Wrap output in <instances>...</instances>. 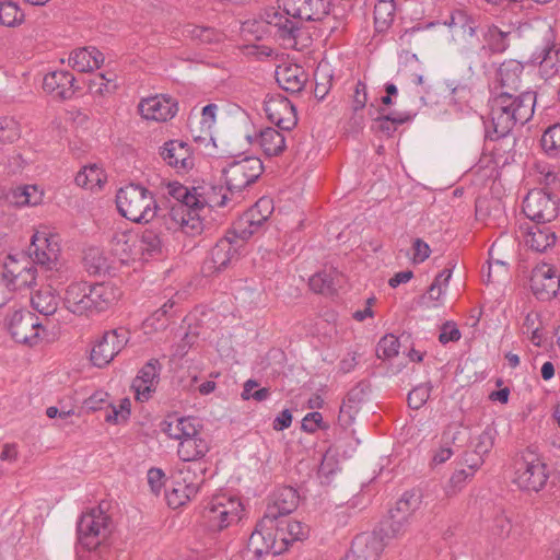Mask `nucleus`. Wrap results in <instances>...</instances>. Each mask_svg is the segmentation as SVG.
<instances>
[{
    "label": "nucleus",
    "mask_w": 560,
    "mask_h": 560,
    "mask_svg": "<svg viewBox=\"0 0 560 560\" xmlns=\"http://www.w3.org/2000/svg\"><path fill=\"white\" fill-rule=\"evenodd\" d=\"M279 540L288 547L292 541L302 540L308 535V527L301 522L281 517L276 521Z\"/></svg>",
    "instance_id": "473e14b6"
},
{
    "label": "nucleus",
    "mask_w": 560,
    "mask_h": 560,
    "mask_svg": "<svg viewBox=\"0 0 560 560\" xmlns=\"http://www.w3.org/2000/svg\"><path fill=\"white\" fill-rule=\"evenodd\" d=\"M432 386L430 384H424L415 387L407 397L408 406L412 409L421 408L430 397Z\"/></svg>",
    "instance_id": "13d9d810"
},
{
    "label": "nucleus",
    "mask_w": 560,
    "mask_h": 560,
    "mask_svg": "<svg viewBox=\"0 0 560 560\" xmlns=\"http://www.w3.org/2000/svg\"><path fill=\"white\" fill-rule=\"evenodd\" d=\"M335 271H320L310 278V288L320 294H334L336 291L335 287Z\"/></svg>",
    "instance_id": "c03bdc74"
},
{
    "label": "nucleus",
    "mask_w": 560,
    "mask_h": 560,
    "mask_svg": "<svg viewBox=\"0 0 560 560\" xmlns=\"http://www.w3.org/2000/svg\"><path fill=\"white\" fill-rule=\"evenodd\" d=\"M460 336V331L456 327V325L454 323L447 322L442 326V331L439 336V340L441 343L445 345L450 341L459 340Z\"/></svg>",
    "instance_id": "774afa93"
},
{
    "label": "nucleus",
    "mask_w": 560,
    "mask_h": 560,
    "mask_svg": "<svg viewBox=\"0 0 560 560\" xmlns=\"http://www.w3.org/2000/svg\"><path fill=\"white\" fill-rule=\"evenodd\" d=\"M160 155L164 162L178 172H186L194 165L189 147L186 142L170 140L161 148Z\"/></svg>",
    "instance_id": "aec40b11"
},
{
    "label": "nucleus",
    "mask_w": 560,
    "mask_h": 560,
    "mask_svg": "<svg viewBox=\"0 0 560 560\" xmlns=\"http://www.w3.org/2000/svg\"><path fill=\"white\" fill-rule=\"evenodd\" d=\"M560 199L546 188L528 191L523 200V212L535 223H549L559 214Z\"/></svg>",
    "instance_id": "0eeeda50"
},
{
    "label": "nucleus",
    "mask_w": 560,
    "mask_h": 560,
    "mask_svg": "<svg viewBox=\"0 0 560 560\" xmlns=\"http://www.w3.org/2000/svg\"><path fill=\"white\" fill-rule=\"evenodd\" d=\"M272 212V202L269 198H260L255 206L246 213L247 222L250 225H261Z\"/></svg>",
    "instance_id": "de8ad7c7"
},
{
    "label": "nucleus",
    "mask_w": 560,
    "mask_h": 560,
    "mask_svg": "<svg viewBox=\"0 0 560 560\" xmlns=\"http://www.w3.org/2000/svg\"><path fill=\"white\" fill-rule=\"evenodd\" d=\"M276 80L282 90L299 93L307 82V74L299 65H281L276 70Z\"/></svg>",
    "instance_id": "393cba45"
},
{
    "label": "nucleus",
    "mask_w": 560,
    "mask_h": 560,
    "mask_svg": "<svg viewBox=\"0 0 560 560\" xmlns=\"http://www.w3.org/2000/svg\"><path fill=\"white\" fill-rule=\"evenodd\" d=\"M24 21V13L20 10L19 5L13 1L0 2V23L2 25L14 27L22 24Z\"/></svg>",
    "instance_id": "49530a36"
},
{
    "label": "nucleus",
    "mask_w": 560,
    "mask_h": 560,
    "mask_svg": "<svg viewBox=\"0 0 560 560\" xmlns=\"http://www.w3.org/2000/svg\"><path fill=\"white\" fill-rule=\"evenodd\" d=\"M540 144L542 150L556 156L560 152V124L550 126L541 136Z\"/></svg>",
    "instance_id": "864d4df0"
},
{
    "label": "nucleus",
    "mask_w": 560,
    "mask_h": 560,
    "mask_svg": "<svg viewBox=\"0 0 560 560\" xmlns=\"http://www.w3.org/2000/svg\"><path fill=\"white\" fill-rule=\"evenodd\" d=\"M184 35L191 38L199 44H212L222 40L223 34L212 27L198 26V25H186L184 28Z\"/></svg>",
    "instance_id": "79ce46f5"
},
{
    "label": "nucleus",
    "mask_w": 560,
    "mask_h": 560,
    "mask_svg": "<svg viewBox=\"0 0 560 560\" xmlns=\"http://www.w3.org/2000/svg\"><path fill=\"white\" fill-rule=\"evenodd\" d=\"M323 422V416L318 411H313L307 413L303 420L301 428L303 431L307 433H314L318 428H320Z\"/></svg>",
    "instance_id": "e2e57ef3"
},
{
    "label": "nucleus",
    "mask_w": 560,
    "mask_h": 560,
    "mask_svg": "<svg viewBox=\"0 0 560 560\" xmlns=\"http://www.w3.org/2000/svg\"><path fill=\"white\" fill-rule=\"evenodd\" d=\"M534 60L538 61L542 72L546 75H552L557 72L553 70L556 62L559 60V50L553 46H545L539 52L534 55Z\"/></svg>",
    "instance_id": "3c124183"
},
{
    "label": "nucleus",
    "mask_w": 560,
    "mask_h": 560,
    "mask_svg": "<svg viewBox=\"0 0 560 560\" xmlns=\"http://www.w3.org/2000/svg\"><path fill=\"white\" fill-rule=\"evenodd\" d=\"M162 365L158 359L149 360L138 375L133 378L131 388L135 390L136 398L140 401H147L155 392L160 378Z\"/></svg>",
    "instance_id": "2eb2a0df"
},
{
    "label": "nucleus",
    "mask_w": 560,
    "mask_h": 560,
    "mask_svg": "<svg viewBox=\"0 0 560 560\" xmlns=\"http://www.w3.org/2000/svg\"><path fill=\"white\" fill-rule=\"evenodd\" d=\"M265 113L270 122L281 130L289 131L298 122L295 108L292 103L282 96L270 97L265 102Z\"/></svg>",
    "instance_id": "4468645a"
},
{
    "label": "nucleus",
    "mask_w": 560,
    "mask_h": 560,
    "mask_svg": "<svg viewBox=\"0 0 560 560\" xmlns=\"http://www.w3.org/2000/svg\"><path fill=\"white\" fill-rule=\"evenodd\" d=\"M104 62V55L95 47L75 49L69 57V65L79 72H91Z\"/></svg>",
    "instance_id": "cd10ccee"
},
{
    "label": "nucleus",
    "mask_w": 560,
    "mask_h": 560,
    "mask_svg": "<svg viewBox=\"0 0 560 560\" xmlns=\"http://www.w3.org/2000/svg\"><path fill=\"white\" fill-rule=\"evenodd\" d=\"M530 288L537 299L548 301L559 291L560 278L550 267L538 268L534 270L530 278Z\"/></svg>",
    "instance_id": "a211bd4d"
},
{
    "label": "nucleus",
    "mask_w": 560,
    "mask_h": 560,
    "mask_svg": "<svg viewBox=\"0 0 560 560\" xmlns=\"http://www.w3.org/2000/svg\"><path fill=\"white\" fill-rule=\"evenodd\" d=\"M495 430L487 427L477 438L474 450L483 457L491 451L494 444Z\"/></svg>",
    "instance_id": "bf43d9fd"
},
{
    "label": "nucleus",
    "mask_w": 560,
    "mask_h": 560,
    "mask_svg": "<svg viewBox=\"0 0 560 560\" xmlns=\"http://www.w3.org/2000/svg\"><path fill=\"white\" fill-rule=\"evenodd\" d=\"M201 425L191 417L175 418L164 422L163 431L171 438L182 441L185 438L199 434Z\"/></svg>",
    "instance_id": "7c9ffc66"
},
{
    "label": "nucleus",
    "mask_w": 560,
    "mask_h": 560,
    "mask_svg": "<svg viewBox=\"0 0 560 560\" xmlns=\"http://www.w3.org/2000/svg\"><path fill=\"white\" fill-rule=\"evenodd\" d=\"M88 291L89 315L106 311L120 296L119 289L110 283H90Z\"/></svg>",
    "instance_id": "6ab92c4d"
},
{
    "label": "nucleus",
    "mask_w": 560,
    "mask_h": 560,
    "mask_svg": "<svg viewBox=\"0 0 560 560\" xmlns=\"http://www.w3.org/2000/svg\"><path fill=\"white\" fill-rule=\"evenodd\" d=\"M395 4L394 2L378 1L374 7V21L380 30L389 26L394 20Z\"/></svg>",
    "instance_id": "5fc2aeb1"
},
{
    "label": "nucleus",
    "mask_w": 560,
    "mask_h": 560,
    "mask_svg": "<svg viewBox=\"0 0 560 560\" xmlns=\"http://www.w3.org/2000/svg\"><path fill=\"white\" fill-rule=\"evenodd\" d=\"M12 338L20 343L33 345L38 340L42 324L30 311H15L8 323Z\"/></svg>",
    "instance_id": "ddd939ff"
},
{
    "label": "nucleus",
    "mask_w": 560,
    "mask_h": 560,
    "mask_svg": "<svg viewBox=\"0 0 560 560\" xmlns=\"http://www.w3.org/2000/svg\"><path fill=\"white\" fill-rule=\"evenodd\" d=\"M75 78L63 70L49 72L44 77L43 89L60 100H68L74 94Z\"/></svg>",
    "instance_id": "a878e982"
},
{
    "label": "nucleus",
    "mask_w": 560,
    "mask_h": 560,
    "mask_svg": "<svg viewBox=\"0 0 560 560\" xmlns=\"http://www.w3.org/2000/svg\"><path fill=\"white\" fill-rule=\"evenodd\" d=\"M1 271L13 293L16 290L32 287L36 280V269L34 267H23L12 257H8V261L2 266Z\"/></svg>",
    "instance_id": "4be33fe9"
},
{
    "label": "nucleus",
    "mask_w": 560,
    "mask_h": 560,
    "mask_svg": "<svg viewBox=\"0 0 560 560\" xmlns=\"http://www.w3.org/2000/svg\"><path fill=\"white\" fill-rule=\"evenodd\" d=\"M174 306V302L168 300L159 310L152 313L144 322L143 328L148 332L149 330H159L164 328L168 322V312Z\"/></svg>",
    "instance_id": "8fccbe9b"
},
{
    "label": "nucleus",
    "mask_w": 560,
    "mask_h": 560,
    "mask_svg": "<svg viewBox=\"0 0 560 560\" xmlns=\"http://www.w3.org/2000/svg\"><path fill=\"white\" fill-rule=\"evenodd\" d=\"M28 256L34 264L45 270L58 269L60 245L55 235L36 231L31 238Z\"/></svg>",
    "instance_id": "9d476101"
},
{
    "label": "nucleus",
    "mask_w": 560,
    "mask_h": 560,
    "mask_svg": "<svg viewBox=\"0 0 560 560\" xmlns=\"http://www.w3.org/2000/svg\"><path fill=\"white\" fill-rule=\"evenodd\" d=\"M231 258V244L226 241L220 242L211 249L210 258L206 262V269L208 271L220 272L229 266Z\"/></svg>",
    "instance_id": "e433bc0d"
},
{
    "label": "nucleus",
    "mask_w": 560,
    "mask_h": 560,
    "mask_svg": "<svg viewBox=\"0 0 560 560\" xmlns=\"http://www.w3.org/2000/svg\"><path fill=\"white\" fill-rule=\"evenodd\" d=\"M510 32H504L495 25L488 27L485 33V40L493 52H502L509 47Z\"/></svg>",
    "instance_id": "09e8293b"
},
{
    "label": "nucleus",
    "mask_w": 560,
    "mask_h": 560,
    "mask_svg": "<svg viewBox=\"0 0 560 560\" xmlns=\"http://www.w3.org/2000/svg\"><path fill=\"white\" fill-rule=\"evenodd\" d=\"M43 200V191L36 185H24L12 191V202L16 206H36Z\"/></svg>",
    "instance_id": "ea45409f"
},
{
    "label": "nucleus",
    "mask_w": 560,
    "mask_h": 560,
    "mask_svg": "<svg viewBox=\"0 0 560 560\" xmlns=\"http://www.w3.org/2000/svg\"><path fill=\"white\" fill-rule=\"evenodd\" d=\"M540 224L541 223H536L527 229L525 233V243L530 249L538 253H545L555 245L557 236L551 226H540Z\"/></svg>",
    "instance_id": "c85d7f7f"
},
{
    "label": "nucleus",
    "mask_w": 560,
    "mask_h": 560,
    "mask_svg": "<svg viewBox=\"0 0 560 560\" xmlns=\"http://www.w3.org/2000/svg\"><path fill=\"white\" fill-rule=\"evenodd\" d=\"M166 230H182L185 234L195 236L203 231V219L198 217L195 208L185 205H173L168 212L162 217Z\"/></svg>",
    "instance_id": "9b49d317"
},
{
    "label": "nucleus",
    "mask_w": 560,
    "mask_h": 560,
    "mask_svg": "<svg viewBox=\"0 0 560 560\" xmlns=\"http://www.w3.org/2000/svg\"><path fill=\"white\" fill-rule=\"evenodd\" d=\"M272 516L273 514H265L252 533L245 550L249 560H259L262 555L271 553L272 542L264 541V529H273Z\"/></svg>",
    "instance_id": "5701e85b"
},
{
    "label": "nucleus",
    "mask_w": 560,
    "mask_h": 560,
    "mask_svg": "<svg viewBox=\"0 0 560 560\" xmlns=\"http://www.w3.org/2000/svg\"><path fill=\"white\" fill-rule=\"evenodd\" d=\"M412 248H413L412 261L415 264L423 262L425 259H428L430 257V254H431L430 246L421 238H416L413 241Z\"/></svg>",
    "instance_id": "0e129e2a"
},
{
    "label": "nucleus",
    "mask_w": 560,
    "mask_h": 560,
    "mask_svg": "<svg viewBox=\"0 0 560 560\" xmlns=\"http://www.w3.org/2000/svg\"><path fill=\"white\" fill-rule=\"evenodd\" d=\"M470 440L468 428L460 423H452L447 425L442 434V441L445 445L458 451L465 447Z\"/></svg>",
    "instance_id": "4c0bfd02"
},
{
    "label": "nucleus",
    "mask_w": 560,
    "mask_h": 560,
    "mask_svg": "<svg viewBox=\"0 0 560 560\" xmlns=\"http://www.w3.org/2000/svg\"><path fill=\"white\" fill-rule=\"evenodd\" d=\"M139 248L145 258L161 256L165 249L164 234L154 228L145 229L140 235Z\"/></svg>",
    "instance_id": "2f4dec72"
},
{
    "label": "nucleus",
    "mask_w": 560,
    "mask_h": 560,
    "mask_svg": "<svg viewBox=\"0 0 560 560\" xmlns=\"http://www.w3.org/2000/svg\"><path fill=\"white\" fill-rule=\"evenodd\" d=\"M209 452V444L199 434L179 441L177 454L185 463L191 465L196 472L203 475L206 467L199 462Z\"/></svg>",
    "instance_id": "f3484780"
},
{
    "label": "nucleus",
    "mask_w": 560,
    "mask_h": 560,
    "mask_svg": "<svg viewBox=\"0 0 560 560\" xmlns=\"http://www.w3.org/2000/svg\"><path fill=\"white\" fill-rule=\"evenodd\" d=\"M119 213L137 223H149L156 217L158 206L153 194L143 186L129 184L116 195Z\"/></svg>",
    "instance_id": "7ed1b4c3"
},
{
    "label": "nucleus",
    "mask_w": 560,
    "mask_h": 560,
    "mask_svg": "<svg viewBox=\"0 0 560 560\" xmlns=\"http://www.w3.org/2000/svg\"><path fill=\"white\" fill-rule=\"evenodd\" d=\"M31 304L40 315L50 316L58 310L59 298L50 287H46L32 295Z\"/></svg>",
    "instance_id": "c9c22d12"
},
{
    "label": "nucleus",
    "mask_w": 560,
    "mask_h": 560,
    "mask_svg": "<svg viewBox=\"0 0 560 560\" xmlns=\"http://www.w3.org/2000/svg\"><path fill=\"white\" fill-rule=\"evenodd\" d=\"M201 189L202 187L188 188L178 182L167 184V194L177 201L176 205H185L188 208L196 207L195 198L197 197V190Z\"/></svg>",
    "instance_id": "a19ab883"
},
{
    "label": "nucleus",
    "mask_w": 560,
    "mask_h": 560,
    "mask_svg": "<svg viewBox=\"0 0 560 560\" xmlns=\"http://www.w3.org/2000/svg\"><path fill=\"white\" fill-rule=\"evenodd\" d=\"M485 457L475 450L464 452L462 463L474 474L482 466Z\"/></svg>",
    "instance_id": "69168bd1"
},
{
    "label": "nucleus",
    "mask_w": 560,
    "mask_h": 560,
    "mask_svg": "<svg viewBox=\"0 0 560 560\" xmlns=\"http://www.w3.org/2000/svg\"><path fill=\"white\" fill-rule=\"evenodd\" d=\"M242 511L243 506L238 499L228 494H218L207 504L202 517L210 530L219 532L233 522H237Z\"/></svg>",
    "instance_id": "423d86ee"
},
{
    "label": "nucleus",
    "mask_w": 560,
    "mask_h": 560,
    "mask_svg": "<svg viewBox=\"0 0 560 560\" xmlns=\"http://www.w3.org/2000/svg\"><path fill=\"white\" fill-rule=\"evenodd\" d=\"M203 482L201 474H197L191 465H183L172 474L165 486V497L168 506L177 509L186 504L199 490Z\"/></svg>",
    "instance_id": "20e7f679"
},
{
    "label": "nucleus",
    "mask_w": 560,
    "mask_h": 560,
    "mask_svg": "<svg viewBox=\"0 0 560 560\" xmlns=\"http://www.w3.org/2000/svg\"><path fill=\"white\" fill-rule=\"evenodd\" d=\"M21 137L20 125L13 118L0 119V142L13 143Z\"/></svg>",
    "instance_id": "6e6d98bb"
},
{
    "label": "nucleus",
    "mask_w": 560,
    "mask_h": 560,
    "mask_svg": "<svg viewBox=\"0 0 560 560\" xmlns=\"http://www.w3.org/2000/svg\"><path fill=\"white\" fill-rule=\"evenodd\" d=\"M128 331L119 328L106 331L101 340L92 348L91 361L95 366L107 365L124 348Z\"/></svg>",
    "instance_id": "f8f14e48"
},
{
    "label": "nucleus",
    "mask_w": 560,
    "mask_h": 560,
    "mask_svg": "<svg viewBox=\"0 0 560 560\" xmlns=\"http://www.w3.org/2000/svg\"><path fill=\"white\" fill-rule=\"evenodd\" d=\"M112 518L98 506L82 514L78 522V539L88 550L95 549L112 533Z\"/></svg>",
    "instance_id": "39448f33"
},
{
    "label": "nucleus",
    "mask_w": 560,
    "mask_h": 560,
    "mask_svg": "<svg viewBox=\"0 0 560 560\" xmlns=\"http://www.w3.org/2000/svg\"><path fill=\"white\" fill-rule=\"evenodd\" d=\"M257 141L267 156H278L287 148L283 133L273 128L261 130Z\"/></svg>",
    "instance_id": "f704fd0d"
},
{
    "label": "nucleus",
    "mask_w": 560,
    "mask_h": 560,
    "mask_svg": "<svg viewBox=\"0 0 560 560\" xmlns=\"http://www.w3.org/2000/svg\"><path fill=\"white\" fill-rule=\"evenodd\" d=\"M547 480V467L534 453H524L515 462L514 482L520 489L538 492L545 487Z\"/></svg>",
    "instance_id": "1a4fd4ad"
},
{
    "label": "nucleus",
    "mask_w": 560,
    "mask_h": 560,
    "mask_svg": "<svg viewBox=\"0 0 560 560\" xmlns=\"http://www.w3.org/2000/svg\"><path fill=\"white\" fill-rule=\"evenodd\" d=\"M384 542L375 534L358 535L352 541L350 553L347 560H378L383 551Z\"/></svg>",
    "instance_id": "412c9836"
},
{
    "label": "nucleus",
    "mask_w": 560,
    "mask_h": 560,
    "mask_svg": "<svg viewBox=\"0 0 560 560\" xmlns=\"http://www.w3.org/2000/svg\"><path fill=\"white\" fill-rule=\"evenodd\" d=\"M139 113L145 119L166 121L177 113V103L170 96L155 95L143 98L138 106Z\"/></svg>",
    "instance_id": "dca6fc26"
},
{
    "label": "nucleus",
    "mask_w": 560,
    "mask_h": 560,
    "mask_svg": "<svg viewBox=\"0 0 560 560\" xmlns=\"http://www.w3.org/2000/svg\"><path fill=\"white\" fill-rule=\"evenodd\" d=\"M512 523L505 515H498L493 521L492 532L500 538H506L511 532Z\"/></svg>",
    "instance_id": "338daca9"
},
{
    "label": "nucleus",
    "mask_w": 560,
    "mask_h": 560,
    "mask_svg": "<svg viewBox=\"0 0 560 560\" xmlns=\"http://www.w3.org/2000/svg\"><path fill=\"white\" fill-rule=\"evenodd\" d=\"M130 413V401L128 398L120 400L119 407H112L110 412L105 417L107 422L119 423L121 420H126Z\"/></svg>",
    "instance_id": "052dcab7"
},
{
    "label": "nucleus",
    "mask_w": 560,
    "mask_h": 560,
    "mask_svg": "<svg viewBox=\"0 0 560 560\" xmlns=\"http://www.w3.org/2000/svg\"><path fill=\"white\" fill-rule=\"evenodd\" d=\"M89 282H73L68 285L65 293V305L75 315H89Z\"/></svg>",
    "instance_id": "bb28decb"
},
{
    "label": "nucleus",
    "mask_w": 560,
    "mask_h": 560,
    "mask_svg": "<svg viewBox=\"0 0 560 560\" xmlns=\"http://www.w3.org/2000/svg\"><path fill=\"white\" fill-rule=\"evenodd\" d=\"M399 340L394 335H385L377 343L376 355L380 359H390L398 354Z\"/></svg>",
    "instance_id": "4d7b16f0"
},
{
    "label": "nucleus",
    "mask_w": 560,
    "mask_h": 560,
    "mask_svg": "<svg viewBox=\"0 0 560 560\" xmlns=\"http://www.w3.org/2000/svg\"><path fill=\"white\" fill-rule=\"evenodd\" d=\"M330 8L331 0H278V9H266L264 19L279 38L295 42L303 21H322Z\"/></svg>",
    "instance_id": "f257e3e1"
},
{
    "label": "nucleus",
    "mask_w": 560,
    "mask_h": 560,
    "mask_svg": "<svg viewBox=\"0 0 560 560\" xmlns=\"http://www.w3.org/2000/svg\"><path fill=\"white\" fill-rule=\"evenodd\" d=\"M264 172L259 158L246 156L231 162L224 170L226 189L231 195L238 194L255 183Z\"/></svg>",
    "instance_id": "6e6552de"
},
{
    "label": "nucleus",
    "mask_w": 560,
    "mask_h": 560,
    "mask_svg": "<svg viewBox=\"0 0 560 560\" xmlns=\"http://www.w3.org/2000/svg\"><path fill=\"white\" fill-rule=\"evenodd\" d=\"M222 188L210 187L205 190L202 187L201 190H197L196 207L195 210L198 213V217L203 219V213L213 207H223L226 205L228 196L226 194H221Z\"/></svg>",
    "instance_id": "72a5a7b5"
},
{
    "label": "nucleus",
    "mask_w": 560,
    "mask_h": 560,
    "mask_svg": "<svg viewBox=\"0 0 560 560\" xmlns=\"http://www.w3.org/2000/svg\"><path fill=\"white\" fill-rule=\"evenodd\" d=\"M444 287L447 285L448 280L452 276V270L448 268H445L443 271H441L432 282V284L429 287L428 290V298L432 301H438L440 296L442 295V288H441V277H444Z\"/></svg>",
    "instance_id": "680f3d73"
},
{
    "label": "nucleus",
    "mask_w": 560,
    "mask_h": 560,
    "mask_svg": "<svg viewBox=\"0 0 560 560\" xmlns=\"http://www.w3.org/2000/svg\"><path fill=\"white\" fill-rule=\"evenodd\" d=\"M103 178V171L96 165H91L85 166L81 172H79L74 180L78 186L92 189L96 186L101 187Z\"/></svg>",
    "instance_id": "a18cd8bd"
},
{
    "label": "nucleus",
    "mask_w": 560,
    "mask_h": 560,
    "mask_svg": "<svg viewBox=\"0 0 560 560\" xmlns=\"http://www.w3.org/2000/svg\"><path fill=\"white\" fill-rule=\"evenodd\" d=\"M298 503L299 495L296 491L291 487H287L278 492L273 504L268 506L265 514H273L272 523L275 524L278 518L284 517L293 512Z\"/></svg>",
    "instance_id": "c756f323"
},
{
    "label": "nucleus",
    "mask_w": 560,
    "mask_h": 560,
    "mask_svg": "<svg viewBox=\"0 0 560 560\" xmlns=\"http://www.w3.org/2000/svg\"><path fill=\"white\" fill-rule=\"evenodd\" d=\"M410 520H407L402 517L401 515H395L389 513L388 518L382 523L381 533H382V540L384 538L392 539V538H398L408 529Z\"/></svg>",
    "instance_id": "37998d69"
},
{
    "label": "nucleus",
    "mask_w": 560,
    "mask_h": 560,
    "mask_svg": "<svg viewBox=\"0 0 560 560\" xmlns=\"http://www.w3.org/2000/svg\"><path fill=\"white\" fill-rule=\"evenodd\" d=\"M369 386L360 383L353 387L347 395V399L340 407L339 420L345 416L353 418V415L358 411L359 405L364 400Z\"/></svg>",
    "instance_id": "58836bf2"
},
{
    "label": "nucleus",
    "mask_w": 560,
    "mask_h": 560,
    "mask_svg": "<svg viewBox=\"0 0 560 560\" xmlns=\"http://www.w3.org/2000/svg\"><path fill=\"white\" fill-rule=\"evenodd\" d=\"M420 501L419 497L415 493L406 492L402 497L396 502L394 509L389 511V513L395 515H401L402 517L410 520L413 512L419 508Z\"/></svg>",
    "instance_id": "603ef678"
},
{
    "label": "nucleus",
    "mask_w": 560,
    "mask_h": 560,
    "mask_svg": "<svg viewBox=\"0 0 560 560\" xmlns=\"http://www.w3.org/2000/svg\"><path fill=\"white\" fill-rule=\"evenodd\" d=\"M536 94L532 91L518 94L500 92L490 100V119L493 127V137L499 139L508 136L520 124L525 125L534 115ZM488 133H490L488 131Z\"/></svg>",
    "instance_id": "f03ea898"
},
{
    "label": "nucleus",
    "mask_w": 560,
    "mask_h": 560,
    "mask_svg": "<svg viewBox=\"0 0 560 560\" xmlns=\"http://www.w3.org/2000/svg\"><path fill=\"white\" fill-rule=\"evenodd\" d=\"M523 65L514 59L503 61L497 72L501 92L518 94L523 86Z\"/></svg>",
    "instance_id": "b1692460"
}]
</instances>
